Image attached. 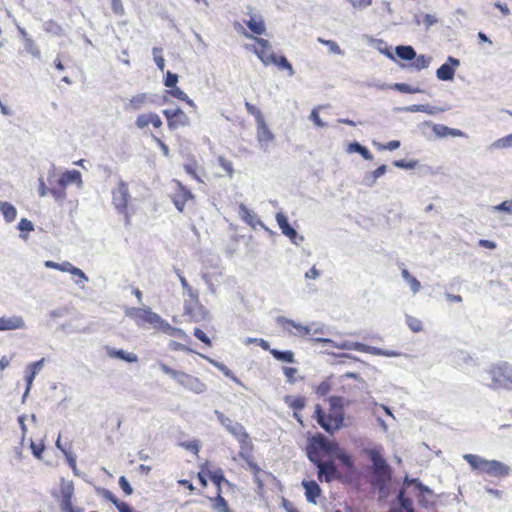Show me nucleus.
Listing matches in <instances>:
<instances>
[{
    "instance_id": "4d7b16f0",
    "label": "nucleus",
    "mask_w": 512,
    "mask_h": 512,
    "mask_svg": "<svg viewBox=\"0 0 512 512\" xmlns=\"http://www.w3.org/2000/svg\"><path fill=\"white\" fill-rule=\"evenodd\" d=\"M102 496L106 500L112 502L116 506V508L118 510H119V507H120L121 504H125L126 503V502H122V501L118 500V498L110 490H107V489L103 490Z\"/></svg>"
},
{
    "instance_id": "7ed1b4c3",
    "label": "nucleus",
    "mask_w": 512,
    "mask_h": 512,
    "mask_svg": "<svg viewBox=\"0 0 512 512\" xmlns=\"http://www.w3.org/2000/svg\"><path fill=\"white\" fill-rule=\"evenodd\" d=\"M315 342L324 343V344H330L332 347H335L337 349L342 350H355L359 352H365L372 355L377 356H386V357H397L400 355L399 352L393 351V350H384L378 347L369 346L363 343L359 342H351V341H342V342H335L329 338H314L312 339Z\"/></svg>"
},
{
    "instance_id": "c9c22d12",
    "label": "nucleus",
    "mask_w": 512,
    "mask_h": 512,
    "mask_svg": "<svg viewBox=\"0 0 512 512\" xmlns=\"http://www.w3.org/2000/svg\"><path fill=\"white\" fill-rule=\"evenodd\" d=\"M510 147H512V133L492 142L488 146V150L494 151V150L505 149V148H510Z\"/></svg>"
},
{
    "instance_id": "0eeeda50",
    "label": "nucleus",
    "mask_w": 512,
    "mask_h": 512,
    "mask_svg": "<svg viewBox=\"0 0 512 512\" xmlns=\"http://www.w3.org/2000/svg\"><path fill=\"white\" fill-rule=\"evenodd\" d=\"M126 316L135 321L138 327H143L145 323L150 324L156 329L161 316L151 310V308H127L125 311Z\"/></svg>"
},
{
    "instance_id": "b1692460",
    "label": "nucleus",
    "mask_w": 512,
    "mask_h": 512,
    "mask_svg": "<svg viewBox=\"0 0 512 512\" xmlns=\"http://www.w3.org/2000/svg\"><path fill=\"white\" fill-rule=\"evenodd\" d=\"M178 185H179V189L174 194L172 200H173V203H174L175 207L177 208V210L180 212H183L186 201L189 199H192L193 194L191 193L190 190L183 187L180 183H178Z\"/></svg>"
},
{
    "instance_id": "6e6d98bb",
    "label": "nucleus",
    "mask_w": 512,
    "mask_h": 512,
    "mask_svg": "<svg viewBox=\"0 0 512 512\" xmlns=\"http://www.w3.org/2000/svg\"><path fill=\"white\" fill-rule=\"evenodd\" d=\"M244 343L245 344H253V343H256L258 344L262 349L266 350V351H269L271 348H270V345H269V342L262 339V338H252V337H248L244 340Z\"/></svg>"
},
{
    "instance_id": "0e129e2a",
    "label": "nucleus",
    "mask_w": 512,
    "mask_h": 512,
    "mask_svg": "<svg viewBox=\"0 0 512 512\" xmlns=\"http://www.w3.org/2000/svg\"><path fill=\"white\" fill-rule=\"evenodd\" d=\"M44 362H45V359L42 358L36 362H33V363H30L27 367H26V371H31L33 372L34 374H38L41 369L43 368L44 366Z\"/></svg>"
},
{
    "instance_id": "9d476101",
    "label": "nucleus",
    "mask_w": 512,
    "mask_h": 512,
    "mask_svg": "<svg viewBox=\"0 0 512 512\" xmlns=\"http://www.w3.org/2000/svg\"><path fill=\"white\" fill-rule=\"evenodd\" d=\"M163 115L167 119V124L170 130H176L179 127H186L190 124L189 117L180 108L165 109Z\"/></svg>"
},
{
    "instance_id": "39448f33",
    "label": "nucleus",
    "mask_w": 512,
    "mask_h": 512,
    "mask_svg": "<svg viewBox=\"0 0 512 512\" xmlns=\"http://www.w3.org/2000/svg\"><path fill=\"white\" fill-rule=\"evenodd\" d=\"M308 459L312 463L322 461L321 454L333 455L338 451V444L329 441L321 434L312 437L306 448Z\"/></svg>"
},
{
    "instance_id": "58836bf2",
    "label": "nucleus",
    "mask_w": 512,
    "mask_h": 512,
    "mask_svg": "<svg viewBox=\"0 0 512 512\" xmlns=\"http://www.w3.org/2000/svg\"><path fill=\"white\" fill-rule=\"evenodd\" d=\"M272 64L277 65L279 69L287 70L289 76H293L295 74V71L291 63L287 60L285 56L278 57L275 55V60L272 61Z\"/></svg>"
},
{
    "instance_id": "9b49d317",
    "label": "nucleus",
    "mask_w": 512,
    "mask_h": 512,
    "mask_svg": "<svg viewBox=\"0 0 512 512\" xmlns=\"http://www.w3.org/2000/svg\"><path fill=\"white\" fill-rule=\"evenodd\" d=\"M244 35L247 38L254 39L256 43L260 46V48H254V53L263 62V64L268 65L275 60V54L272 52L271 44L268 40L252 36L247 32H244Z\"/></svg>"
},
{
    "instance_id": "864d4df0",
    "label": "nucleus",
    "mask_w": 512,
    "mask_h": 512,
    "mask_svg": "<svg viewBox=\"0 0 512 512\" xmlns=\"http://www.w3.org/2000/svg\"><path fill=\"white\" fill-rule=\"evenodd\" d=\"M321 108V106H317L315 108H313V110L311 111L310 113V116H309V119L311 121H313V123L317 126V127H320V128H323L326 126V123L323 122L319 116V109Z\"/></svg>"
},
{
    "instance_id": "cd10ccee",
    "label": "nucleus",
    "mask_w": 512,
    "mask_h": 512,
    "mask_svg": "<svg viewBox=\"0 0 512 512\" xmlns=\"http://www.w3.org/2000/svg\"><path fill=\"white\" fill-rule=\"evenodd\" d=\"M157 330L169 335V336H175V337H181L186 336L184 331L180 328L172 327L166 320H164L162 317L158 322V325L156 327Z\"/></svg>"
},
{
    "instance_id": "6ab92c4d",
    "label": "nucleus",
    "mask_w": 512,
    "mask_h": 512,
    "mask_svg": "<svg viewBox=\"0 0 512 512\" xmlns=\"http://www.w3.org/2000/svg\"><path fill=\"white\" fill-rule=\"evenodd\" d=\"M59 186L65 188L69 184L75 183L79 188L83 187L81 173L78 170H68L57 180Z\"/></svg>"
},
{
    "instance_id": "a19ab883",
    "label": "nucleus",
    "mask_w": 512,
    "mask_h": 512,
    "mask_svg": "<svg viewBox=\"0 0 512 512\" xmlns=\"http://www.w3.org/2000/svg\"><path fill=\"white\" fill-rule=\"evenodd\" d=\"M463 458L470 464L473 469L481 471L482 462L484 458L474 455V454H465Z\"/></svg>"
},
{
    "instance_id": "ea45409f",
    "label": "nucleus",
    "mask_w": 512,
    "mask_h": 512,
    "mask_svg": "<svg viewBox=\"0 0 512 512\" xmlns=\"http://www.w3.org/2000/svg\"><path fill=\"white\" fill-rule=\"evenodd\" d=\"M43 29L47 33H51V34L56 35V36H60V35L63 34L62 27L60 25H58L56 22H54L53 20L46 21L43 24Z\"/></svg>"
},
{
    "instance_id": "f704fd0d",
    "label": "nucleus",
    "mask_w": 512,
    "mask_h": 512,
    "mask_svg": "<svg viewBox=\"0 0 512 512\" xmlns=\"http://www.w3.org/2000/svg\"><path fill=\"white\" fill-rule=\"evenodd\" d=\"M396 55L402 60H413L416 57V51L412 46L400 45L395 49Z\"/></svg>"
},
{
    "instance_id": "09e8293b",
    "label": "nucleus",
    "mask_w": 512,
    "mask_h": 512,
    "mask_svg": "<svg viewBox=\"0 0 512 512\" xmlns=\"http://www.w3.org/2000/svg\"><path fill=\"white\" fill-rule=\"evenodd\" d=\"M331 410L334 412L342 413L343 398L339 396H331L329 398Z\"/></svg>"
},
{
    "instance_id": "49530a36",
    "label": "nucleus",
    "mask_w": 512,
    "mask_h": 512,
    "mask_svg": "<svg viewBox=\"0 0 512 512\" xmlns=\"http://www.w3.org/2000/svg\"><path fill=\"white\" fill-rule=\"evenodd\" d=\"M318 41L324 45H326L329 49L330 53L337 54V55H343L344 52L341 50L340 46L337 44V42L333 40H325L322 38H319Z\"/></svg>"
},
{
    "instance_id": "de8ad7c7",
    "label": "nucleus",
    "mask_w": 512,
    "mask_h": 512,
    "mask_svg": "<svg viewBox=\"0 0 512 512\" xmlns=\"http://www.w3.org/2000/svg\"><path fill=\"white\" fill-rule=\"evenodd\" d=\"M161 52H162V49L159 47H154L152 50L155 64L157 65L159 70L164 71L165 60H164L163 56L161 55Z\"/></svg>"
},
{
    "instance_id": "5701e85b",
    "label": "nucleus",
    "mask_w": 512,
    "mask_h": 512,
    "mask_svg": "<svg viewBox=\"0 0 512 512\" xmlns=\"http://www.w3.org/2000/svg\"><path fill=\"white\" fill-rule=\"evenodd\" d=\"M302 486L305 489L306 500L310 503L316 504L317 498L321 494V488L318 483L314 480L307 481L303 480Z\"/></svg>"
},
{
    "instance_id": "79ce46f5",
    "label": "nucleus",
    "mask_w": 512,
    "mask_h": 512,
    "mask_svg": "<svg viewBox=\"0 0 512 512\" xmlns=\"http://www.w3.org/2000/svg\"><path fill=\"white\" fill-rule=\"evenodd\" d=\"M333 455L336 456V458L341 462L343 466L349 469H352L354 467L352 458L348 454L343 452L339 447L338 451L334 452Z\"/></svg>"
},
{
    "instance_id": "4c0bfd02",
    "label": "nucleus",
    "mask_w": 512,
    "mask_h": 512,
    "mask_svg": "<svg viewBox=\"0 0 512 512\" xmlns=\"http://www.w3.org/2000/svg\"><path fill=\"white\" fill-rule=\"evenodd\" d=\"M175 272H176V274H177V276L179 278V281H180L181 286L183 288L184 294L189 296L192 299H197L198 298L197 293L194 292L192 287L187 282L186 278L182 275L181 271L179 269H175Z\"/></svg>"
},
{
    "instance_id": "e2e57ef3",
    "label": "nucleus",
    "mask_w": 512,
    "mask_h": 512,
    "mask_svg": "<svg viewBox=\"0 0 512 512\" xmlns=\"http://www.w3.org/2000/svg\"><path fill=\"white\" fill-rule=\"evenodd\" d=\"M150 113L148 114H140L136 121H135V124L136 126L139 128V129H143L145 128L146 126H148L150 124Z\"/></svg>"
},
{
    "instance_id": "4be33fe9",
    "label": "nucleus",
    "mask_w": 512,
    "mask_h": 512,
    "mask_svg": "<svg viewBox=\"0 0 512 512\" xmlns=\"http://www.w3.org/2000/svg\"><path fill=\"white\" fill-rule=\"evenodd\" d=\"M397 110L404 111V112H411V113L423 112V113H427L429 115H435V114L446 111L445 108L436 107V106H432L429 104H414V105H410V106H406V107H402V108H397Z\"/></svg>"
},
{
    "instance_id": "aec40b11",
    "label": "nucleus",
    "mask_w": 512,
    "mask_h": 512,
    "mask_svg": "<svg viewBox=\"0 0 512 512\" xmlns=\"http://www.w3.org/2000/svg\"><path fill=\"white\" fill-rule=\"evenodd\" d=\"M239 215L241 219L248 225H250L252 228H256L257 226L266 228L264 223L257 217L256 213L250 210L244 204L239 205Z\"/></svg>"
},
{
    "instance_id": "7c9ffc66",
    "label": "nucleus",
    "mask_w": 512,
    "mask_h": 512,
    "mask_svg": "<svg viewBox=\"0 0 512 512\" xmlns=\"http://www.w3.org/2000/svg\"><path fill=\"white\" fill-rule=\"evenodd\" d=\"M269 352L277 360L285 363H295V355L291 350L281 351L278 349L271 348Z\"/></svg>"
},
{
    "instance_id": "c756f323",
    "label": "nucleus",
    "mask_w": 512,
    "mask_h": 512,
    "mask_svg": "<svg viewBox=\"0 0 512 512\" xmlns=\"http://www.w3.org/2000/svg\"><path fill=\"white\" fill-rule=\"evenodd\" d=\"M348 153H358L360 154L365 160L371 161L373 160L372 153L363 145H361L359 142H352L347 147Z\"/></svg>"
},
{
    "instance_id": "37998d69",
    "label": "nucleus",
    "mask_w": 512,
    "mask_h": 512,
    "mask_svg": "<svg viewBox=\"0 0 512 512\" xmlns=\"http://www.w3.org/2000/svg\"><path fill=\"white\" fill-rule=\"evenodd\" d=\"M398 508H395L397 512H416L413 506V501L410 497L403 500H399Z\"/></svg>"
},
{
    "instance_id": "a18cd8bd",
    "label": "nucleus",
    "mask_w": 512,
    "mask_h": 512,
    "mask_svg": "<svg viewBox=\"0 0 512 512\" xmlns=\"http://www.w3.org/2000/svg\"><path fill=\"white\" fill-rule=\"evenodd\" d=\"M413 60L412 66L418 71L427 68L431 62V58H426L424 55H416Z\"/></svg>"
},
{
    "instance_id": "a211bd4d",
    "label": "nucleus",
    "mask_w": 512,
    "mask_h": 512,
    "mask_svg": "<svg viewBox=\"0 0 512 512\" xmlns=\"http://www.w3.org/2000/svg\"><path fill=\"white\" fill-rule=\"evenodd\" d=\"M155 103V96L153 94L149 93H139L132 97L126 106V109H132V110H140L143 107L154 104Z\"/></svg>"
},
{
    "instance_id": "a878e982",
    "label": "nucleus",
    "mask_w": 512,
    "mask_h": 512,
    "mask_svg": "<svg viewBox=\"0 0 512 512\" xmlns=\"http://www.w3.org/2000/svg\"><path fill=\"white\" fill-rule=\"evenodd\" d=\"M106 352L109 357L120 359L128 363H134L138 361L137 355L126 352L125 350L122 349L116 350L114 348L107 347Z\"/></svg>"
},
{
    "instance_id": "052dcab7",
    "label": "nucleus",
    "mask_w": 512,
    "mask_h": 512,
    "mask_svg": "<svg viewBox=\"0 0 512 512\" xmlns=\"http://www.w3.org/2000/svg\"><path fill=\"white\" fill-rule=\"evenodd\" d=\"M494 211L512 213V199L493 206Z\"/></svg>"
},
{
    "instance_id": "dca6fc26",
    "label": "nucleus",
    "mask_w": 512,
    "mask_h": 512,
    "mask_svg": "<svg viewBox=\"0 0 512 512\" xmlns=\"http://www.w3.org/2000/svg\"><path fill=\"white\" fill-rule=\"evenodd\" d=\"M25 328L26 324L22 316L0 317V331L21 330Z\"/></svg>"
},
{
    "instance_id": "680f3d73",
    "label": "nucleus",
    "mask_w": 512,
    "mask_h": 512,
    "mask_svg": "<svg viewBox=\"0 0 512 512\" xmlns=\"http://www.w3.org/2000/svg\"><path fill=\"white\" fill-rule=\"evenodd\" d=\"M178 82V75L174 74L170 71L166 73L164 84L168 88L176 87V84Z\"/></svg>"
},
{
    "instance_id": "423d86ee",
    "label": "nucleus",
    "mask_w": 512,
    "mask_h": 512,
    "mask_svg": "<svg viewBox=\"0 0 512 512\" xmlns=\"http://www.w3.org/2000/svg\"><path fill=\"white\" fill-rule=\"evenodd\" d=\"M214 414L216 415L220 424L226 429V431L229 432L240 443L242 450H246L251 447L249 434L246 432L244 426L241 423L230 419L219 410H215Z\"/></svg>"
},
{
    "instance_id": "473e14b6",
    "label": "nucleus",
    "mask_w": 512,
    "mask_h": 512,
    "mask_svg": "<svg viewBox=\"0 0 512 512\" xmlns=\"http://www.w3.org/2000/svg\"><path fill=\"white\" fill-rule=\"evenodd\" d=\"M0 212L3 214L4 219L8 223L13 222L16 219L17 210L12 204L8 202L0 201Z\"/></svg>"
},
{
    "instance_id": "3c124183",
    "label": "nucleus",
    "mask_w": 512,
    "mask_h": 512,
    "mask_svg": "<svg viewBox=\"0 0 512 512\" xmlns=\"http://www.w3.org/2000/svg\"><path fill=\"white\" fill-rule=\"evenodd\" d=\"M214 508L218 512H231L228 507L227 501L220 494H218V496L215 498Z\"/></svg>"
},
{
    "instance_id": "2f4dec72",
    "label": "nucleus",
    "mask_w": 512,
    "mask_h": 512,
    "mask_svg": "<svg viewBox=\"0 0 512 512\" xmlns=\"http://www.w3.org/2000/svg\"><path fill=\"white\" fill-rule=\"evenodd\" d=\"M277 323L281 324V325L289 324L292 327H294L295 329H297L301 335H308V334H311V332H312V328L310 326L302 325V324L297 323L294 320L288 319L284 316H279L277 318Z\"/></svg>"
},
{
    "instance_id": "4468645a",
    "label": "nucleus",
    "mask_w": 512,
    "mask_h": 512,
    "mask_svg": "<svg viewBox=\"0 0 512 512\" xmlns=\"http://www.w3.org/2000/svg\"><path fill=\"white\" fill-rule=\"evenodd\" d=\"M460 65L457 58L449 56L447 62L442 64L436 71V76L442 81H451L455 75V69Z\"/></svg>"
},
{
    "instance_id": "1a4fd4ad",
    "label": "nucleus",
    "mask_w": 512,
    "mask_h": 512,
    "mask_svg": "<svg viewBox=\"0 0 512 512\" xmlns=\"http://www.w3.org/2000/svg\"><path fill=\"white\" fill-rule=\"evenodd\" d=\"M112 205L117 213H126L128 202L131 199L128 183L120 180L118 185L112 189Z\"/></svg>"
},
{
    "instance_id": "f03ea898",
    "label": "nucleus",
    "mask_w": 512,
    "mask_h": 512,
    "mask_svg": "<svg viewBox=\"0 0 512 512\" xmlns=\"http://www.w3.org/2000/svg\"><path fill=\"white\" fill-rule=\"evenodd\" d=\"M485 380H490L488 386L492 389L503 388L512 390V365L506 361L492 364L485 370Z\"/></svg>"
},
{
    "instance_id": "e433bc0d",
    "label": "nucleus",
    "mask_w": 512,
    "mask_h": 512,
    "mask_svg": "<svg viewBox=\"0 0 512 512\" xmlns=\"http://www.w3.org/2000/svg\"><path fill=\"white\" fill-rule=\"evenodd\" d=\"M284 402L288 405L289 408L294 411L302 410L305 407V398L304 397H293L287 395L284 397Z\"/></svg>"
},
{
    "instance_id": "774afa93",
    "label": "nucleus",
    "mask_w": 512,
    "mask_h": 512,
    "mask_svg": "<svg viewBox=\"0 0 512 512\" xmlns=\"http://www.w3.org/2000/svg\"><path fill=\"white\" fill-rule=\"evenodd\" d=\"M245 107H246L248 113H250V114L255 116L256 122L264 119L261 111L257 107H255L254 105L250 104L249 102H246L245 103Z\"/></svg>"
},
{
    "instance_id": "603ef678",
    "label": "nucleus",
    "mask_w": 512,
    "mask_h": 512,
    "mask_svg": "<svg viewBox=\"0 0 512 512\" xmlns=\"http://www.w3.org/2000/svg\"><path fill=\"white\" fill-rule=\"evenodd\" d=\"M69 264H70V262H67V261H65L63 263H56L51 260H47L44 263L45 267L51 268V269H56V270H59L62 272H67Z\"/></svg>"
},
{
    "instance_id": "c85d7f7f",
    "label": "nucleus",
    "mask_w": 512,
    "mask_h": 512,
    "mask_svg": "<svg viewBox=\"0 0 512 512\" xmlns=\"http://www.w3.org/2000/svg\"><path fill=\"white\" fill-rule=\"evenodd\" d=\"M374 86L381 90L386 89V88H392V89L397 90L402 93H411L412 94V93L421 92V89H419L417 87H412L406 83H395L391 86H388V85L382 83V84H374Z\"/></svg>"
},
{
    "instance_id": "20e7f679",
    "label": "nucleus",
    "mask_w": 512,
    "mask_h": 512,
    "mask_svg": "<svg viewBox=\"0 0 512 512\" xmlns=\"http://www.w3.org/2000/svg\"><path fill=\"white\" fill-rule=\"evenodd\" d=\"M159 367L164 374L170 376L180 386L195 394H202L207 390V386L195 376L172 369L163 362H159Z\"/></svg>"
},
{
    "instance_id": "f3484780",
    "label": "nucleus",
    "mask_w": 512,
    "mask_h": 512,
    "mask_svg": "<svg viewBox=\"0 0 512 512\" xmlns=\"http://www.w3.org/2000/svg\"><path fill=\"white\" fill-rule=\"evenodd\" d=\"M481 472L487 473L489 475L498 476V475H507L508 467L497 460H486L484 459L482 462Z\"/></svg>"
},
{
    "instance_id": "69168bd1",
    "label": "nucleus",
    "mask_w": 512,
    "mask_h": 512,
    "mask_svg": "<svg viewBox=\"0 0 512 512\" xmlns=\"http://www.w3.org/2000/svg\"><path fill=\"white\" fill-rule=\"evenodd\" d=\"M18 229L21 232H30L34 230V225L30 220L22 218L18 223Z\"/></svg>"
},
{
    "instance_id": "6e6552de",
    "label": "nucleus",
    "mask_w": 512,
    "mask_h": 512,
    "mask_svg": "<svg viewBox=\"0 0 512 512\" xmlns=\"http://www.w3.org/2000/svg\"><path fill=\"white\" fill-rule=\"evenodd\" d=\"M315 418L317 423L328 433H333L334 431L341 428L343 424V414L334 412L326 415L322 410L320 405L315 406Z\"/></svg>"
},
{
    "instance_id": "338daca9",
    "label": "nucleus",
    "mask_w": 512,
    "mask_h": 512,
    "mask_svg": "<svg viewBox=\"0 0 512 512\" xmlns=\"http://www.w3.org/2000/svg\"><path fill=\"white\" fill-rule=\"evenodd\" d=\"M119 486L126 495H131L133 493V488L125 476H121L119 478Z\"/></svg>"
},
{
    "instance_id": "f8f14e48",
    "label": "nucleus",
    "mask_w": 512,
    "mask_h": 512,
    "mask_svg": "<svg viewBox=\"0 0 512 512\" xmlns=\"http://www.w3.org/2000/svg\"><path fill=\"white\" fill-rule=\"evenodd\" d=\"M276 221L281 232L288 237L293 244L300 245L304 241V237L297 233L288 222V218L282 212L276 214Z\"/></svg>"
},
{
    "instance_id": "f257e3e1",
    "label": "nucleus",
    "mask_w": 512,
    "mask_h": 512,
    "mask_svg": "<svg viewBox=\"0 0 512 512\" xmlns=\"http://www.w3.org/2000/svg\"><path fill=\"white\" fill-rule=\"evenodd\" d=\"M365 453L372 463L370 468V485L373 489H377L380 498L384 499L389 495V485L393 474L392 468L383 458L379 448L366 449Z\"/></svg>"
},
{
    "instance_id": "393cba45",
    "label": "nucleus",
    "mask_w": 512,
    "mask_h": 512,
    "mask_svg": "<svg viewBox=\"0 0 512 512\" xmlns=\"http://www.w3.org/2000/svg\"><path fill=\"white\" fill-rule=\"evenodd\" d=\"M247 27L256 35H262L266 32V27L262 16L251 15L248 21H245Z\"/></svg>"
},
{
    "instance_id": "8fccbe9b",
    "label": "nucleus",
    "mask_w": 512,
    "mask_h": 512,
    "mask_svg": "<svg viewBox=\"0 0 512 512\" xmlns=\"http://www.w3.org/2000/svg\"><path fill=\"white\" fill-rule=\"evenodd\" d=\"M25 49L28 53H30L31 55H33L34 57H37L39 58L40 57V50L39 48L37 47V45L34 43V41L31 39V38H26L25 39Z\"/></svg>"
},
{
    "instance_id": "ddd939ff",
    "label": "nucleus",
    "mask_w": 512,
    "mask_h": 512,
    "mask_svg": "<svg viewBox=\"0 0 512 512\" xmlns=\"http://www.w3.org/2000/svg\"><path fill=\"white\" fill-rule=\"evenodd\" d=\"M74 486L72 482L63 483L61 486L60 507L63 512H83L84 510L72 505Z\"/></svg>"
},
{
    "instance_id": "bf43d9fd",
    "label": "nucleus",
    "mask_w": 512,
    "mask_h": 512,
    "mask_svg": "<svg viewBox=\"0 0 512 512\" xmlns=\"http://www.w3.org/2000/svg\"><path fill=\"white\" fill-rule=\"evenodd\" d=\"M348 2L358 10H364L372 4V0H348Z\"/></svg>"
},
{
    "instance_id": "412c9836",
    "label": "nucleus",
    "mask_w": 512,
    "mask_h": 512,
    "mask_svg": "<svg viewBox=\"0 0 512 512\" xmlns=\"http://www.w3.org/2000/svg\"><path fill=\"white\" fill-rule=\"evenodd\" d=\"M257 123V139L261 145V148L266 150L267 144L274 139V135L268 128L265 123V120L262 119Z\"/></svg>"
},
{
    "instance_id": "2eb2a0df",
    "label": "nucleus",
    "mask_w": 512,
    "mask_h": 512,
    "mask_svg": "<svg viewBox=\"0 0 512 512\" xmlns=\"http://www.w3.org/2000/svg\"><path fill=\"white\" fill-rule=\"evenodd\" d=\"M314 464L318 468V477L320 480L324 477L327 482H330L339 476V472L333 461L324 462L322 460Z\"/></svg>"
},
{
    "instance_id": "72a5a7b5",
    "label": "nucleus",
    "mask_w": 512,
    "mask_h": 512,
    "mask_svg": "<svg viewBox=\"0 0 512 512\" xmlns=\"http://www.w3.org/2000/svg\"><path fill=\"white\" fill-rule=\"evenodd\" d=\"M401 276L403 280L410 286L413 295L417 294L420 291V282L414 276H412L407 269H403L401 271Z\"/></svg>"
},
{
    "instance_id": "c03bdc74",
    "label": "nucleus",
    "mask_w": 512,
    "mask_h": 512,
    "mask_svg": "<svg viewBox=\"0 0 512 512\" xmlns=\"http://www.w3.org/2000/svg\"><path fill=\"white\" fill-rule=\"evenodd\" d=\"M406 324L413 332H421L423 330L422 321L413 316H406Z\"/></svg>"
},
{
    "instance_id": "5fc2aeb1",
    "label": "nucleus",
    "mask_w": 512,
    "mask_h": 512,
    "mask_svg": "<svg viewBox=\"0 0 512 512\" xmlns=\"http://www.w3.org/2000/svg\"><path fill=\"white\" fill-rule=\"evenodd\" d=\"M393 165L398 168H401V169L410 170V169H414L416 167L417 161L416 160L406 161L405 159H400V160L394 161Z\"/></svg>"
},
{
    "instance_id": "13d9d810",
    "label": "nucleus",
    "mask_w": 512,
    "mask_h": 512,
    "mask_svg": "<svg viewBox=\"0 0 512 512\" xmlns=\"http://www.w3.org/2000/svg\"><path fill=\"white\" fill-rule=\"evenodd\" d=\"M49 193L54 197L56 201H63L66 198L65 188L61 186L60 188L51 187L49 189Z\"/></svg>"
},
{
    "instance_id": "bb28decb",
    "label": "nucleus",
    "mask_w": 512,
    "mask_h": 512,
    "mask_svg": "<svg viewBox=\"0 0 512 512\" xmlns=\"http://www.w3.org/2000/svg\"><path fill=\"white\" fill-rule=\"evenodd\" d=\"M432 129H433V132L438 137H447V136L461 137L464 135L461 130L450 128V127L442 125V124H434Z\"/></svg>"
}]
</instances>
